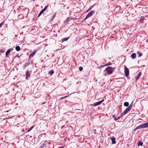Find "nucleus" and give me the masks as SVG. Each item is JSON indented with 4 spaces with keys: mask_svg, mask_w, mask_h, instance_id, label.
Segmentation results:
<instances>
[{
    "mask_svg": "<svg viewBox=\"0 0 148 148\" xmlns=\"http://www.w3.org/2000/svg\"><path fill=\"white\" fill-rule=\"evenodd\" d=\"M148 127V122L142 124L136 128V130L141 128H146Z\"/></svg>",
    "mask_w": 148,
    "mask_h": 148,
    "instance_id": "f257e3e1",
    "label": "nucleus"
},
{
    "mask_svg": "<svg viewBox=\"0 0 148 148\" xmlns=\"http://www.w3.org/2000/svg\"><path fill=\"white\" fill-rule=\"evenodd\" d=\"M95 12V11L94 10H92L90 12H89L86 17L85 19H87L89 17L91 16Z\"/></svg>",
    "mask_w": 148,
    "mask_h": 148,
    "instance_id": "f03ea898",
    "label": "nucleus"
},
{
    "mask_svg": "<svg viewBox=\"0 0 148 148\" xmlns=\"http://www.w3.org/2000/svg\"><path fill=\"white\" fill-rule=\"evenodd\" d=\"M124 71L125 75L126 76H128L129 74V71L126 66H125Z\"/></svg>",
    "mask_w": 148,
    "mask_h": 148,
    "instance_id": "7ed1b4c3",
    "label": "nucleus"
},
{
    "mask_svg": "<svg viewBox=\"0 0 148 148\" xmlns=\"http://www.w3.org/2000/svg\"><path fill=\"white\" fill-rule=\"evenodd\" d=\"M112 68L111 67H108L106 68L107 73L108 74H110L112 73L111 70Z\"/></svg>",
    "mask_w": 148,
    "mask_h": 148,
    "instance_id": "20e7f679",
    "label": "nucleus"
},
{
    "mask_svg": "<svg viewBox=\"0 0 148 148\" xmlns=\"http://www.w3.org/2000/svg\"><path fill=\"white\" fill-rule=\"evenodd\" d=\"M31 71L29 72V71H27L25 74V78L26 79H28L30 75H31Z\"/></svg>",
    "mask_w": 148,
    "mask_h": 148,
    "instance_id": "39448f33",
    "label": "nucleus"
},
{
    "mask_svg": "<svg viewBox=\"0 0 148 148\" xmlns=\"http://www.w3.org/2000/svg\"><path fill=\"white\" fill-rule=\"evenodd\" d=\"M104 101V100L103 99L102 100L99 101L98 102H97L95 103H94V104L92 105V106H98L100 104L102 103Z\"/></svg>",
    "mask_w": 148,
    "mask_h": 148,
    "instance_id": "423d86ee",
    "label": "nucleus"
},
{
    "mask_svg": "<svg viewBox=\"0 0 148 148\" xmlns=\"http://www.w3.org/2000/svg\"><path fill=\"white\" fill-rule=\"evenodd\" d=\"M110 140L112 141V144H115L116 143V142L115 141L116 139L114 137H110Z\"/></svg>",
    "mask_w": 148,
    "mask_h": 148,
    "instance_id": "0eeeda50",
    "label": "nucleus"
},
{
    "mask_svg": "<svg viewBox=\"0 0 148 148\" xmlns=\"http://www.w3.org/2000/svg\"><path fill=\"white\" fill-rule=\"evenodd\" d=\"M123 116V115H121V116L119 117H116L114 115H113V117L114 118V120L115 121H117L118 120L120 119L121 117H122Z\"/></svg>",
    "mask_w": 148,
    "mask_h": 148,
    "instance_id": "6e6552de",
    "label": "nucleus"
},
{
    "mask_svg": "<svg viewBox=\"0 0 148 148\" xmlns=\"http://www.w3.org/2000/svg\"><path fill=\"white\" fill-rule=\"evenodd\" d=\"M130 110V109L128 107H127L123 112V115H124L126 114L127 112Z\"/></svg>",
    "mask_w": 148,
    "mask_h": 148,
    "instance_id": "1a4fd4ad",
    "label": "nucleus"
},
{
    "mask_svg": "<svg viewBox=\"0 0 148 148\" xmlns=\"http://www.w3.org/2000/svg\"><path fill=\"white\" fill-rule=\"evenodd\" d=\"M146 17H147L146 16H142L141 17L139 21L140 22H141L142 21L144 20L145 19V18Z\"/></svg>",
    "mask_w": 148,
    "mask_h": 148,
    "instance_id": "9d476101",
    "label": "nucleus"
},
{
    "mask_svg": "<svg viewBox=\"0 0 148 148\" xmlns=\"http://www.w3.org/2000/svg\"><path fill=\"white\" fill-rule=\"evenodd\" d=\"M30 64L29 63H26L24 65V66H23V68L24 69H25L26 67L28 66L29 64Z\"/></svg>",
    "mask_w": 148,
    "mask_h": 148,
    "instance_id": "9b49d317",
    "label": "nucleus"
},
{
    "mask_svg": "<svg viewBox=\"0 0 148 148\" xmlns=\"http://www.w3.org/2000/svg\"><path fill=\"white\" fill-rule=\"evenodd\" d=\"M15 49L16 50L18 51H19L21 49L20 48L19 46L16 47Z\"/></svg>",
    "mask_w": 148,
    "mask_h": 148,
    "instance_id": "f8f14e48",
    "label": "nucleus"
},
{
    "mask_svg": "<svg viewBox=\"0 0 148 148\" xmlns=\"http://www.w3.org/2000/svg\"><path fill=\"white\" fill-rule=\"evenodd\" d=\"M129 103L128 102H125L124 103V105L125 106L127 107L129 106Z\"/></svg>",
    "mask_w": 148,
    "mask_h": 148,
    "instance_id": "ddd939ff",
    "label": "nucleus"
},
{
    "mask_svg": "<svg viewBox=\"0 0 148 148\" xmlns=\"http://www.w3.org/2000/svg\"><path fill=\"white\" fill-rule=\"evenodd\" d=\"M10 51L11 49H9L8 50V51H6V56H7L8 54H9L10 53Z\"/></svg>",
    "mask_w": 148,
    "mask_h": 148,
    "instance_id": "4468645a",
    "label": "nucleus"
},
{
    "mask_svg": "<svg viewBox=\"0 0 148 148\" xmlns=\"http://www.w3.org/2000/svg\"><path fill=\"white\" fill-rule=\"evenodd\" d=\"M133 102L130 104V105L128 107V108H129L130 110L131 108H132V107L133 106Z\"/></svg>",
    "mask_w": 148,
    "mask_h": 148,
    "instance_id": "2eb2a0df",
    "label": "nucleus"
},
{
    "mask_svg": "<svg viewBox=\"0 0 148 148\" xmlns=\"http://www.w3.org/2000/svg\"><path fill=\"white\" fill-rule=\"evenodd\" d=\"M36 51H34L31 53L30 56H34L36 54Z\"/></svg>",
    "mask_w": 148,
    "mask_h": 148,
    "instance_id": "dca6fc26",
    "label": "nucleus"
},
{
    "mask_svg": "<svg viewBox=\"0 0 148 148\" xmlns=\"http://www.w3.org/2000/svg\"><path fill=\"white\" fill-rule=\"evenodd\" d=\"M143 143L142 142H139L138 143V146H139L140 145L142 146L143 145Z\"/></svg>",
    "mask_w": 148,
    "mask_h": 148,
    "instance_id": "f3484780",
    "label": "nucleus"
},
{
    "mask_svg": "<svg viewBox=\"0 0 148 148\" xmlns=\"http://www.w3.org/2000/svg\"><path fill=\"white\" fill-rule=\"evenodd\" d=\"M47 7H48V5H47L46 6H45V8L43 10H42V11H43L44 12L47 9Z\"/></svg>",
    "mask_w": 148,
    "mask_h": 148,
    "instance_id": "a211bd4d",
    "label": "nucleus"
},
{
    "mask_svg": "<svg viewBox=\"0 0 148 148\" xmlns=\"http://www.w3.org/2000/svg\"><path fill=\"white\" fill-rule=\"evenodd\" d=\"M44 12L43 11H42V10L40 12L39 14L38 17L39 16H40Z\"/></svg>",
    "mask_w": 148,
    "mask_h": 148,
    "instance_id": "6ab92c4d",
    "label": "nucleus"
},
{
    "mask_svg": "<svg viewBox=\"0 0 148 148\" xmlns=\"http://www.w3.org/2000/svg\"><path fill=\"white\" fill-rule=\"evenodd\" d=\"M54 73V71L53 70H51V71H49V73L51 75H52Z\"/></svg>",
    "mask_w": 148,
    "mask_h": 148,
    "instance_id": "aec40b11",
    "label": "nucleus"
},
{
    "mask_svg": "<svg viewBox=\"0 0 148 148\" xmlns=\"http://www.w3.org/2000/svg\"><path fill=\"white\" fill-rule=\"evenodd\" d=\"M45 144L41 145L40 147L39 148H43L45 147Z\"/></svg>",
    "mask_w": 148,
    "mask_h": 148,
    "instance_id": "412c9836",
    "label": "nucleus"
},
{
    "mask_svg": "<svg viewBox=\"0 0 148 148\" xmlns=\"http://www.w3.org/2000/svg\"><path fill=\"white\" fill-rule=\"evenodd\" d=\"M112 64V63L111 62H109L108 63H107L105 65V66H110Z\"/></svg>",
    "mask_w": 148,
    "mask_h": 148,
    "instance_id": "4be33fe9",
    "label": "nucleus"
},
{
    "mask_svg": "<svg viewBox=\"0 0 148 148\" xmlns=\"http://www.w3.org/2000/svg\"><path fill=\"white\" fill-rule=\"evenodd\" d=\"M140 76H139L138 75L137 76H136V77H135V79H136V80H137L139 78Z\"/></svg>",
    "mask_w": 148,
    "mask_h": 148,
    "instance_id": "5701e85b",
    "label": "nucleus"
},
{
    "mask_svg": "<svg viewBox=\"0 0 148 148\" xmlns=\"http://www.w3.org/2000/svg\"><path fill=\"white\" fill-rule=\"evenodd\" d=\"M83 69V68L82 66H80L79 67V70L80 71H81Z\"/></svg>",
    "mask_w": 148,
    "mask_h": 148,
    "instance_id": "b1692460",
    "label": "nucleus"
},
{
    "mask_svg": "<svg viewBox=\"0 0 148 148\" xmlns=\"http://www.w3.org/2000/svg\"><path fill=\"white\" fill-rule=\"evenodd\" d=\"M136 56H131V58L133 59H135L136 58Z\"/></svg>",
    "mask_w": 148,
    "mask_h": 148,
    "instance_id": "393cba45",
    "label": "nucleus"
},
{
    "mask_svg": "<svg viewBox=\"0 0 148 148\" xmlns=\"http://www.w3.org/2000/svg\"><path fill=\"white\" fill-rule=\"evenodd\" d=\"M68 38H64L63 40V41H67L68 40Z\"/></svg>",
    "mask_w": 148,
    "mask_h": 148,
    "instance_id": "a878e982",
    "label": "nucleus"
},
{
    "mask_svg": "<svg viewBox=\"0 0 148 148\" xmlns=\"http://www.w3.org/2000/svg\"><path fill=\"white\" fill-rule=\"evenodd\" d=\"M55 14H54V15L52 17V20H53V19L55 17Z\"/></svg>",
    "mask_w": 148,
    "mask_h": 148,
    "instance_id": "bb28decb",
    "label": "nucleus"
},
{
    "mask_svg": "<svg viewBox=\"0 0 148 148\" xmlns=\"http://www.w3.org/2000/svg\"><path fill=\"white\" fill-rule=\"evenodd\" d=\"M142 74V73H141V72H140L139 73V74H138V75L139 76H140Z\"/></svg>",
    "mask_w": 148,
    "mask_h": 148,
    "instance_id": "cd10ccee",
    "label": "nucleus"
},
{
    "mask_svg": "<svg viewBox=\"0 0 148 148\" xmlns=\"http://www.w3.org/2000/svg\"><path fill=\"white\" fill-rule=\"evenodd\" d=\"M68 97V96H66L64 97H63L61 98V99H64V98H66V97Z\"/></svg>",
    "mask_w": 148,
    "mask_h": 148,
    "instance_id": "c85d7f7f",
    "label": "nucleus"
},
{
    "mask_svg": "<svg viewBox=\"0 0 148 148\" xmlns=\"http://www.w3.org/2000/svg\"><path fill=\"white\" fill-rule=\"evenodd\" d=\"M26 130H27V129H25V130L23 129V130L22 132H25Z\"/></svg>",
    "mask_w": 148,
    "mask_h": 148,
    "instance_id": "c756f323",
    "label": "nucleus"
},
{
    "mask_svg": "<svg viewBox=\"0 0 148 148\" xmlns=\"http://www.w3.org/2000/svg\"><path fill=\"white\" fill-rule=\"evenodd\" d=\"M31 130V129H28V130H27V131L26 132H29Z\"/></svg>",
    "mask_w": 148,
    "mask_h": 148,
    "instance_id": "7c9ffc66",
    "label": "nucleus"
},
{
    "mask_svg": "<svg viewBox=\"0 0 148 148\" xmlns=\"http://www.w3.org/2000/svg\"><path fill=\"white\" fill-rule=\"evenodd\" d=\"M3 25V23H2L0 24V27H1Z\"/></svg>",
    "mask_w": 148,
    "mask_h": 148,
    "instance_id": "2f4dec72",
    "label": "nucleus"
},
{
    "mask_svg": "<svg viewBox=\"0 0 148 148\" xmlns=\"http://www.w3.org/2000/svg\"><path fill=\"white\" fill-rule=\"evenodd\" d=\"M93 7V6H90V8H89V9L90 10Z\"/></svg>",
    "mask_w": 148,
    "mask_h": 148,
    "instance_id": "473e14b6",
    "label": "nucleus"
},
{
    "mask_svg": "<svg viewBox=\"0 0 148 148\" xmlns=\"http://www.w3.org/2000/svg\"><path fill=\"white\" fill-rule=\"evenodd\" d=\"M131 56H136V54L135 53H132Z\"/></svg>",
    "mask_w": 148,
    "mask_h": 148,
    "instance_id": "72a5a7b5",
    "label": "nucleus"
},
{
    "mask_svg": "<svg viewBox=\"0 0 148 148\" xmlns=\"http://www.w3.org/2000/svg\"><path fill=\"white\" fill-rule=\"evenodd\" d=\"M64 146H63L60 147L58 148H64Z\"/></svg>",
    "mask_w": 148,
    "mask_h": 148,
    "instance_id": "f704fd0d",
    "label": "nucleus"
},
{
    "mask_svg": "<svg viewBox=\"0 0 148 148\" xmlns=\"http://www.w3.org/2000/svg\"><path fill=\"white\" fill-rule=\"evenodd\" d=\"M1 52H4V51L3 49H1Z\"/></svg>",
    "mask_w": 148,
    "mask_h": 148,
    "instance_id": "c9c22d12",
    "label": "nucleus"
},
{
    "mask_svg": "<svg viewBox=\"0 0 148 148\" xmlns=\"http://www.w3.org/2000/svg\"><path fill=\"white\" fill-rule=\"evenodd\" d=\"M33 57V56H29V59H30L31 58Z\"/></svg>",
    "mask_w": 148,
    "mask_h": 148,
    "instance_id": "e433bc0d",
    "label": "nucleus"
},
{
    "mask_svg": "<svg viewBox=\"0 0 148 148\" xmlns=\"http://www.w3.org/2000/svg\"><path fill=\"white\" fill-rule=\"evenodd\" d=\"M34 126L32 127L30 129H31V130L33 128Z\"/></svg>",
    "mask_w": 148,
    "mask_h": 148,
    "instance_id": "4c0bfd02",
    "label": "nucleus"
},
{
    "mask_svg": "<svg viewBox=\"0 0 148 148\" xmlns=\"http://www.w3.org/2000/svg\"><path fill=\"white\" fill-rule=\"evenodd\" d=\"M90 10L89 9H88L87 11H86V12H88Z\"/></svg>",
    "mask_w": 148,
    "mask_h": 148,
    "instance_id": "58836bf2",
    "label": "nucleus"
},
{
    "mask_svg": "<svg viewBox=\"0 0 148 148\" xmlns=\"http://www.w3.org/2000/svg\"><path fill=\"white\" fill-rule=\"evenodd\" d=\"M139 56H142V55L141 54V53H140V54L139 53Z\"/></svg>",
    "mask_w": 148,
    "mask_h": 148,
    "instance_id": "ea45409f",
    "label": "nucleus"
},
{
    "mask_svg": "<svg viewBox=\"0 0 148 148\" xmlns=\"http://www.w3.org/2000/svg\"><path fill=\"white\" fill-rule=\"evenodd\" d=\"M146 41L147 42H148V39L146 40Z\"/></svg>",
    "mask_w": 148,
    "mask_h": 148,
    "instance_id": "a19ab883",
    "label": "nucleus"
},
{
    "mask_svg": "<svg viewBox=\"0 0 148 148\" xmlns=\"http://www.w3.org/2000/svg\"><path fill=\"white\" fill-rule=\"evenodd\" d=\"M9 111V110H8V111H5V112H8Z\"/></svg>",
    "mask_w": 148,
    "mask_h": 148,
    "instance_id": "79ce46f5",
    "label": "nucleus"
},
{
    "mask_svg": "<svg viewBox=\"0 0 148 148\" xmlns=\"http://www.w3.org/2000/svg\"><path fill=\"white\" fill-rule=\"evenodd\" d=\"M64 126H64H62V127H61V128H63Z\"/></svg>",
    "mask_w": 148,
    "mask_h": 148,
    "instance_id": "37998d69",
    "label": "nucleus"
},
{
    "mask_svg": "<svg viewBox=\"0 0 148 148\" xmlns=\"http://www.w3.org/2000/svg\"><path fill=\"white\" fill-rule=\"evenodd\" d=\"M16 57H17L18 58H19L20 57V56H16Z\"/></svg>",
    "mask_w": 148,
    "mask_h": 148,
    "instance_id": "c03bdc74",
    "label": "nucleus"
}]
</instances>
